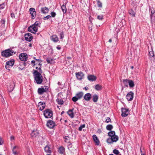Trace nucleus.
Segmentation results:
<instances>
[{
    "label": "nucleus",
    "mask_w": 155,
    "mask_h": 155,
    "mask_svg": "<svg viewBox=\"0 0 155 155\" xmlns=\"http://www.w3.org/2000/svg\"><path fill=\"white\" fill-rule=\"evenodd\" d=\"M28 58L27 54L25 53H21L19 55L20 60L23 62H25L28 59Z\"/></svg>",
    "instance_id": "nucleus-9"
},
{
    "label": "nucleus",
    "mask_w": 155,
    "mask_h": 155,
    "mask_svg": "<svg viewBox=\"0 0 155 155\" xmlns=\"http://www.w3.org/2000/svg\"><path fill=\"white\" fill-rule=\"evenodd\" d=\"M113 128V126L111 124H108L106 127V129L108 130H111Z\"/></svg>",
    "instance_id": "nucleus-40"
},
{
    "label": "nucleus",
    "mask_w": 155,
    "mask_h": 155,
    "mask_svg": "<svg viewBox=\"0 0 155 155\" xmlns=\"http://www.w3.org/2000/svg\"><path fill=\"white\" fill-rule=\"evenodd\" d=\"M51 17H54L56 15V13L54 12H52L51 13Z\"/></svg>",
    "instance_id": "nucleus-52"
},
{
    "label": "nucleus",
    "mask_w": 155,
    "mask_h": 155,
    "mask_svg": "<svg viewBox=\"0 0 155 155\" xmlns=\"http://www.w3.org/2000/svg\"><path fill=\"white\" fill-rule=\"evenodd\" d=\"M141 155H146V154L144 153H141Z\"/></svg>",
    "instance_id": "nucleus-64"
},
{
    "label": "nucleus",
    "mask_w": 155,
    "mask_h": 155,
    "mask_svg": "<svg viewBox=\"0 0 155 155\" xmlns=\"http://www.w3.org/2000/svg\"><path fill=\"white\" fill-rule=\"evenodd\" d=\"M42 61V60L40 59H35V60H33L31 62V64H32V66L33 67H35V65H38L39 67L41 68V63Z\"/></svg>",
    "instance_id": "nucleus-6"
},
{
    "label": "nucleus",
    "mask_w": 155,
    "mask_h": 155,
    "mask_svg": "<svg viewBox=\"0 0 155 155\" xmlns=\"http://www.w3.org/2000/svg\"><path fill=\"white\" fill-rule=\"evenodd\" d=\"M129 13L132 17H134L135 16V13L133 9H130L129 11Z\"/></svg>",
    "instance_id": "nucleus-31"
},
{
    "label": "nucleus",
    "mask_w": 155,
    "mask_h": 155,
    "mask_svg": "<svg viewBox=\"0 0 155 155\" xmlns=\"http://www.w3.org/2000/svg\"><path fill=\"white\" fill-rule=\"evenodd\" d=\"M102 87V86L97 84L95 86V89L97 91H100L101 90Z\"/></svg>",
    "instance_id": "nucleus-38"
},
{
    "label": "nucleus",
    "mask_w": 155,
    "mask_h": 155,
    "mask_svg": "<svg viewBox=\"0 0 155 155\" xmlns=\"http://www.w3.org/2000/svg\"><path fill=\"white\" fill-rule=\"evenodd\" d=\"M38 133L35 130H33L31 134V136L32 137H35L38 135Z\"/></svg>",
    "instance_id": "nucleus-30"
},
{
    "label": "nucleus",
    "mask_w": 155,
    "mask_h": 155,
    "mask_svg": "<svg viewBox=\"0 0 155 155\" xmlns=\"http://www.w3.org/2000/svg\"><path fill=\"white\" fill-rule=\"evenodd\" d=\"M149 56L151 58L154 56V52L153 50L149 52Z\"/></svg>",
    "instance_id": "nucleus-45"
},
{
    "label": "nucleus",
    "mask_w": 155,
    "mask_h": 155,
    "mask_svg": "<svg viewBox=\"0 0 155 155\" xmlns=\"http://www.w3.org/2000/svg\"><path fill=\"white\" fill-rule=\"evenodd\" d=\"M50 38L52 41L55 43L59 41L58 37L55 35H52L51 37Z\"/></svg>",
    "instance_id": "nucleus-21"
},
{
    "label": "nucleus",
    "mask_w": 155,
    "mask_h": 155,
    "mask_svg": "<svg viewBox=\"0 0 155 155\" xmlns=\"http://www.w3.org/2000/svg\"><path fill=\"white\" fill-rule=\"evenodd\" d=\"M97 3L98 6L100 8H102V3L99 0L97 1Z\"/></svg>",
    "instance_id": "nucleus-42"
},
{
    "label": "nucleus",
    "mask_w": 155,
    "mask_h": 155,
    "mask_svg": "<svg viewBox=\"0 0 155 155\" xmlns=\"http://www.w3.org/2000/svg\"><path fill=\"white\" fill-rule=\"evenodd\" d=\"M32 44H31V43H30V44H29V47H32Z\"/></svg>",
    "instance_id": "nucleus-61"
},
{
    "label": "nucleus",
    "mask_w": 155,
    "mask_h": 155,
    "mask_svg": "<svg viewBox=\"0 0 155 155\" xmlns=\"http://www.w3.org/2000/svg\"><path fill=\"white\" fill-rule=\"evenodd\" d=\"M41 23L39 21H36L34 24L28 28V31L32 33L35 34L37 32L38 28L40 26Z\"/></svg>",
    "instance_id": "nucleus-2"
},
{
    "label": "nucleus",
    "mask_w": 155,
    "mask_h": 155,
    "mask_svg": "<svg viewBox=\"0 0 155 155\" xmlns=\"http://www.w3.org/2000/svg\"><path fill=\"white\" fill-rule=\"evenodd\" d=\"M134 93L132 91L130 92L127 95V98L129 101H132L134 97Z\"/></svg>",
    "instance_id": "nucleus-16"
},
{
    "label": "nucleus",
    "mask_w": 155,
    "mask_h": 155,
    "mask_svg": "<svg viewBox=\"0 0 155 155\" xmlns=\"http://www.w3.org/2000/svg\"><path fill=\"white\" fill-rule=\"evenodd\" d=\"M84 99L86 101H90L91 98V95L90 93L86 94L84 96Z\"/></svg>",
    "instance_id": "nucleus-19"
},
{
    "label": "nucleus",
    "mask_w": 155,
    "mask_h": 155,
    "mask_svg": "<svg viewBox=\"0 0 155 155\" xmlns=\"http://www.w3.org/2000/svg\"><path fill=\"white\" fill-rule=\"evenodd\" d=\"M55 125V123L51 120H49L47 123V126L50 128H53Z\"/></svg>",
    "instance_id": "nucleus-15"
},
{
    "label": "nucleus",
    "mask_w": 155,
    "mask_h": 155,
    "mask_svg": "<svg viewBox=\"0 0 155 155\" xmlns=\"http://www.w3.org/2000/svg\"><path fill=\"white\" fill-rule=\"evenodd\" d=\"M69 110L67 112V113L69 116L71 118H73L74 117V113L73 112V110Z\"/></svg>",
    "instance_id": "nucleus-26"
},
{
    "label": "nucleus",
    "mask_w": 155,
    "mask_h": 155,
    "mask_svg": "<svg viewBox=\"0 0 155 155\" xmlns=\"http://www.w3.org/2000/svg\"><path fill=\"white\" fill-rule=\"evenodd\" d=\"M30 13L32 19H34L35 17L36 12L35 8H31L29 9Z\"/></svg>",
    "instance_id": "nucleus-14"
},
{
    "label": "nucleus",
    "mask_w": 155,
    "mask_h": 155,
    "mask_svg": "<svg viewBox=\"0 0 155 155\" xmlns=\"http://www.w3.org/2000/svg\"><path fill=\"white\" fill-rule=\"evenodd\" d=\"M128 84L130 87H132L134 86V81L131 80H130L129 81Z\"/></svg>",
    "instance_id": "nucleus-34"
},
{
    "label": "nucleus",
    "mask_w": 155,
    "mask_h": 155,
    "mask_svg": "<svg viewBox=\"0 0 155 155\" xmlns=\"http://www.w3.org/2000/svg\"><path fill=\"white\" fill-rule=\"evenodd\" d=\"M56 48L58 50H60L61 49V47L59 45H58L56 47Z\"/></svg>",
    "instance_id": "nucleus-55"
},
{
    "label": "nucleus",
    "mask_w": 155,
    "mask_h": 155,
    "mask_svg": "<svg viewBox=\"0 0 155 155\" xmlns=\"http://www.w3.org/2000/svg\"><path fill=\"white\" fill-rule=\"evenodd\" d=\"M111 138L113 142H116L119 139L118 137L116 135L113 137H112Z\"/></svg>",
    "instance_id": "nucleus-25"
},
{
    "label": "nucleus",
    "mask_w": 155,
    "mask_h": 155,
    "mask_svg": "<svg viewBox=\"0 0 155 155\" xmlns=\"http://www.w3.org/2000/svg\"><path fill=\"white\" fill-rule=\"evenodd\" d=\"M44 87H41L38 89V92L39 94H42L44 92H46L48 91L49 87L48 86H45Z\"/></svg>",
    "instance_id": "nucleus-7"
},
{
    "label": "nucleus",
    "mask_w": 155,
    "mask_h": 155,
    "mask_svg": "<svg viewBox=\"0 0 155 155\" xmlns=\"http://www.w3.org/2000/svg\"><path fill=\"white\" fill-rule=\"evenodd\" d=\"M42 73V71L40 67H38V71L35 69L33 70L35 82L37 84H41L43 81V77L41 74Z\"/></svg>",
    "instance_id": "nucleus-1"
},
{
    "label": "nucleus",
    "mask_w": 155,
    "mask_h": 155,
    "mask_svg": "<svg viewBox=\"0 0 155 155\" xmlns=\"http://www.w3.org/2000/svg\"><path fill=\"white\" fill-rule=\"evenodd\" d=\"M106 122L107 123L111 122V120L110 118L109 117H107L106 118Z\"/></svg>",
    "instance_id": "nucleus-51"
},
{
    "label": "nucleus",
    "mask_w": 155,
    "mask_h": 155,
    "mask_svg": "<svg viewBox=\"0 0 155 155\" xmlns=\"http://www.w3.org/2000/svg\"><path fill=\"white\" fill-rule=\"evenodd\" d=\"M64 111H62L61 113V115H62V114H64Z\"/></svg>",
    "instance_id": "nucleus-63"
},
{
    "label": "nucleus",
    "mask_w": 155,
    "mask_h": 155,
    "mask_svg": "<svg viewBox=\"0 0 155 155\" xmlns=\"http://www.w3.org/2000/svg\"><path fill=\"white\" fill-rule=\"evenodd\" d=\"M16 52L11 49H8L3 51L1 53L2 56L3 57L8 58L16 53Z\"/></svg>",
    "instance_id": "nucleus-3"
},
{
    "label": "nucleus",
    "mask_w": 155,
    "mask_h": 155,
    "mask_svg": "<svg viewBox=\"0 0 155 155\" xmlns=\"http://www.w3.org/2000/svg\"><path fill=\"white\" fill-rule=\"evenodd\" d=\"M38 107L40 110H43L45 107V104L43 102H40L38 104Z\"/></svg>",
    "instance_id": "nucleus-17"
},
{
    "label": "nucleus",
    "mask_w": 155,
    "mask_h": 155,
    "mask_svg": "<svg viewBox=\"0 0 155 155\" xmlns=\"http://www.w3.org/2000/svg\"><path fill=\"white\" fill-rule=\"evenodd\" d=\"M5 5L4 3L2 4H0V9H2L5 8Z\"/></svg>",
    "instance_id": "nucleus-50"
},
{
    "label": "nucleus",
    "mask_w": 155,
    "mask_h": 155,
    "mask_svg": "<svg viewBox=\"0 0 155 155\" xmlns=\"http://www.w3.org/2000/svg\"><path fill=\"white\" fill-rule=\"evenodd\" d=\"M56 101L59 104L62 105L64 103V102L62 99L58 98L56 100Z\"/></svg>",
    "instance_id": "nucleus-37"
},
{
    "label": "nucleus",
    "mask_w": 155,
    "mask_h": 155,
    "mask_svg": "<svg viewBox=\"0 0 155 155\" xmlns=\"http://www.w3.org/2000/svg\"><path fill=\"white\" fill-rule=\"evenodd\" d=\"M27 62H23L21 63L20 66L18 67V68L20 70H22L25 69V67L27 66Z\"/></svg>",
    "instance_id": "nucleus-20"
},
{
    "label": "nucleus",
    "mask_w": 155,
    "mask_h": 155,
    "mask_svg": "<svg viewBox=\"0 0 155 155\" xmlns=\"http://www.w3.org/2000/svg\"><path fill=\"white\" fill-rule=\"evenodd\" d=\"M76 76L78 80L81 81L84 78V74L82 72H79L75 73Z\"/></svg>",
    "instance_id": "nucleus-11"
},
{
    "label": "nucleus",
    "mask_w": 155,
    "mask_h": 155,
    "mask_svg": "<svg viewBox=\"0 0 155 155\" xmlns=\"http://www.w3.org/2000/svg\"><path fill=\"white\" fill-rule=\"evenodd\" d=\"M18 149V147L17 146H15L13 147L12 149V152L14 155H17L18 154V153L17 152V149Z\"/></svg>",
    "instance_id": "nucleus-29"
},
{
    "label": "nucleus",
    "mask_w": 155,
    "mask_h": 155,
    "mask_svg": "<svg viewBox=\"0 0 155 155\" xmlns=\"http://www.w3.org/2000/svg\"><path fill=\"white\" fill-rule=\"evenodd\" d=\"M84 95V93L81 91L77 93L75 96L72 98V100L74 102H76L78 100L81 99L83 97Z\"/></svg>",
    "instance_id": "nucleus-5"
},
{
    "label": "nucleus",
    "mask_w": 155,
    "mask_h": 155,
    "mask_svg": "<svg viewBox=\"0 0 155 155\" xmlns=\"http://www.w3.org/2000/svg\"><path fill=\"white\" fill-rule=\"evenodd\" d=\"M64 141L66 143H69L70 140V137L69 136H65L64 137Z\"/></svg>",
    "instance_id": "nucleus-39"
},
{
    "label": "nucleus",
    "mask_w": 155,
    "mask_h": 155,
    "mask_svg": "<svg viewBox=\"0 0 155 155\" xmlns=\"http://www.w3.org/2000/svg\"><path fill=\"white\" fill-rule=\"evenodd\" d=\"M64 147L61 146L58 148V152L60 153L63 154L64 152Z\"/></svg>",
    "instance_id": "nucleus-32"
},
{
    "label": "nucleus",
    "mask_w": 155,
    "mask_h": 155,
    "mask_svg": "<svg viewBox=\"0 0 155 155\" xmlns=\"http://www.w3.org/2000/svg\"><path fill=\"white\" fill-rule=\"evenodd\" d=\"M66 4H64L61 6V8L64 14H65L66 13L67 9L66 7Z\"/></svg>",
    "instance_id": "nucleus-28"
},
{
    "label": "nucleus",
    "mask_w": 155,
    "mask_h": 155,
    "mask_svg": "<svg viewBox=\"0 0 155 155\" xmlns=\"http://www.w3.org/2000/svg\"><path fill=\"white\" fill-rule=\"evenodd\" d=\"M88 29L89 30V31H92V26L91 25V26H90V25H89L88 27Z\"/></svg>",
    "instance_id": "nucleus-53"
},
{
    "label": "nucleus",
    "mask_w": 155,
    "mask_h": 155,
    "mask_svg": "<svg viewBox=\"0 0 155 155\" xmlns=\"http://www.w3.org/2000/svg\"><path fill=\"white\" fill-rule=\"evenodd\" d=\"M53 112L50 109H45L44 111L43 114L46 118H50L53 116Z\"/></svg>",
    "instance_id": "nucleus-4"
},
{
    "label": "nucleus",
    "mask_w": 155,
    "mask_h": 155,
    "mask_svg": "<svg viewBox=\"0 0 155 155\" xmlns=\"http://www.w3.org/2000/svg\"><path fill=\"white\" fill-rule=\"evenodd\" d=\"M150 11L151 12V14H150L151 22H152L153 18H155V10L153 8H149Z\"/></svg>",
    "instance_id": "nucleus-13"
},
{
    "label": "nucleus",
    "mask_w": 155,
    "mask_h": 155,
    "mask_svg": "<svg viewBox=\"0 0 155 155\" xmlns=\"http://www.w3.org/2000/svg\"><path fill=\"white\" fill-rule=\"evenodd\" d=\"M85 127V125L84 124L81 125L78 128V130L80 131L82 130V128Z\"/></svg>",
    "instance_id": "nucleus-46"
},
{
    "label": "nucleus",
    "mask_w": 155,
    "mask_h": 155,
    "mask_svg": "<svg viewBox=\"0 0 155 155\" xmlns=\"http://www.w3.org/2000/svg\"><path fill=\"white\" fill-rule=\"evenodd\" d=\"M121 116L123 117H127L129 113V110L128 109L122 108H121Z\"/></svg>",
    "instance_id": "nucleus-10"
},
{
    "label": "nucleus",
    "mask_w": 155,
    "mask_h": 155,
    "mask_svg": "<svg viewBox=\"0 0 155 155\" xmlns=\"http://www.w3.org/2000/svg\"><path fill=\"white\" fill-rule=\"evenodd\" d=\"M97 18L99 20H102L103 19V16L102 15H99L97 17Z\"/></svg>",
    "instance_id": "nucleus-48"
},
{
    "label": "nucleus",
    "mask_w": 155,
    "mask_h": 155,
    "mask_svg": "<svg viewBox=\"0 0 155 155\" xmlns=\"http://www.w3.org/2000/svg\"><path fill=\"white\" fill-rule=\"evenodd\" d=\"M35 69H38V67H35H35H34Z\"/></svg>",
    "instance_id": "nucleus-62"
},
{
    "label": "nucleus",
    "mask_w": 155,
    "mask_h": 155,
    "mask_svg": "<svg viewBox=\"0 0 155 155\" xmlns=\"http://www.w3.org/2000/svg\"><path fill=\"white\" fill-rule=\"evenodd\" d=\"M41 11L43 14H46L49 11L48 8L46 7H42L41 8Z\"/></svg>",
    "instance_id": "nucleus-22"
},
{
    "label": "nucleus",
    "mask_w": 155,
    "mask_h": 155,
    "mask_svg": "<svg viewBox=\"0 0 155 155\" xmlns=\"http://www.w3.org/2000/svg\"><path fill=\"white\" fill-rule=\"evenodd\" d=\"M129 81V80L127 79H124L123 81V82L124 84V86L126 87H127L128 86V84Z\"/></svg>",
    "instance_id": "nucleus-36"
},
{
    "label": "nucleus",
    "mask_w": 155,
    "mask_h": 155,
    "mask_svg": "<svg viewBox=\"0 0 155 155\" xmlns=\"http://www.w3.org/2000/svg\"><path fill=\"white\" fill-rule=\"evenodd\" d=\"M93 138L94 140L96 143V144L97 145H99L100 143V141L97 136L94 134L93 135Z\"/></svg>",
    "instance_id": "nucleus-23"
},
{
    "label": "nucleus",
    "mask_w": 155,
    "mask_h": 155,
    "mask_svg": "<svg viewBox=\"0 0 155 155\" xmlns=\"http://www.w3.org/2000/svg\"><path fill=\"white\" fill-rule=\"evenodd\" d=\"M46 61L48 63L51 64V63L52 61H53V59L52 58H47Z\"/></svg>",
    "instance_id": "nucleus-44"
},
{
    "label": "nucleus",
    "mask_w": 155,
    "mask_h": 155,
    "mask_svg": "<svg viewBox=\"0 0 155 155\" xmlns=\"http://www.w3.org/2000/svg\"><path fill=\"white\" fill-rule=\"evenodd\" d=\"M44 149L47 153H51V150L50 149V147L47 145L45 147Z\"/></svg>",
    "instance_id": "nucleus-33"
},
{
    "label": "nucleus",
    "mask_w": 155,
    "mask_h": 155,
    "mask_svg": "<svg viewBox=\"0 0 155 155\" xmlns=\"http://www.w3.org/2000/svg\"><path fill=\"white\" fill-rule=\"evenodd\" d=\"M15 63V60L13 59L11 60H10L7 61L5 65V68L6 69L10 70L9 68L13 66Z\"/></svg>",
    "instance_id": "nucleus-8"
},
{
    "label": "nucleus",
    "mask_w": 155,
    "mask_h": 155,
    "mask_svg": "<svg viewBox=\"0 0 155 155\" xmlns=\"http://www.w3.org/2000/svg\"><path fill=\"white\" fill-rule=\"evenodd\" d=\"M15 138L13 136H12L10 137V140L11 141H13L14 140Z\"/></svg>",
    "instance_id": "nucleus-54"
},
{
    "label": "nucleus",
    "mask_w": 155,
    "mask_h": 155,
    "mask_svg": "<svg viewBox=\"0 0 155 155\" xmlns=\"http://www.w3.org/2000/svg\"><path fill=\"white\" fill-rule=\"evenodd\" d=\"M15 86V83L14 81H12L10 84L9 87H8V91L11 92L14 89Z\"/></svg>",
    "instance_id": "nucleus-18"
},
{
    "label": "nucleus",
    "mask_w": 155,
    "mask_h": 155,
    "mask_svg": "<svg viewBox=\"0 0 155 155\" xmlns=\"http://www.w3.org/2000/svg\"><path fill=\"white\" fill-rule=\"evenodd\" d=\"M106 141L107 143L110 144H111L113 143L111 137L108 138L107 140Z\"/></svg>",
    "instance_id": "nucleus-41"
},
{
    "label": "nucleus",
    "mask_w": 155,
    "mask_h": 155,
    "mask_svg": "<svg viewBox=\"0 0 155 155\" xmlns=\"http://www.w3.org/2000/svg\"><path fill=\"white\" fill-rule=\"evenodd\" d=\"M72 146V145L71 143H70L68 145V148L69 149L70 147H71Z\"/></svg>",
    "instance_id": "nucleus-58"
},
{
    "label": "nucleus",
    "mask_w": 155,
    "mask_h": 155,
    "mask_svg": "<svg viewBox=\"0 0 155 155\" xmlns=\"http://www.w3.org/2000/svg\"><path fill=\"white\" fill-rule=\"evenodd\" d=\"M113 153L115 154H116L117 155L119 154L120 153V152L118 150L116 149H114V150L113 151Z\"/></svg>",
    "instance_id": "nucleus-43"
},
{
    "label": "nucleus",
    "mask_w": 155,
    "mask_h": 155,
    "mask_svg": "<svg viewBox=\"0 0 155 155\" xmlns=\"http://www.w3.org/2000/svg\"><path fill=\"white\" fill-rule=\"evenodd\" d=\"M3 143V141L2 140L1 138L0 137V145H2Z\"/></svg>",
    "instance_id": "nucleus-56"
},
{
    "label": "nucleus",
    "mask_w": 155,
    "mask_h": 155,
    "mask_svg": "<svg viewBox=\"0 0 155 155\" xmlns=\"http://www.w3.org/2000/svg\"><path fill=\"white\" fill-rule=\"evenodd\" d=\"M51 17V16L50 15H48L47 16L43 18V19L46 20L50 18Z\"/></svg>",
    "instance_id": "nucleus-49"
},
{
    "label": "nucleus",
    "mask_w": 155,
    "mask_h": 155,
    "mask_svg": "<svg viewBox=\"0 0 155 155\" xmlns=\"http://www.w3.org/2000/svg\"><path fill=\"white\" fill-rule=\"evenodd\" d=\"M87 78L90 81H95L96 80V77L94 75H90L87 76Z\"/></svg>",
    "instance_id": "nucleus-24"
},
{
    "label": "nucleus",
    "mask_w": 155,
    "mask_h": 155,
    "mask_svg": "<svg viewBox=\"0 0 155 155\" xmlns=\"http://www.w3.org/2000/svg\"><path fill=\"white\" fill-rule=\"evenodd\" d=\"M83 89H85L86 90H87L88 89V87H84Z\"/></svg>",
    "instance_id": "nucleus-59"
},
{
    "label": "nucleus",
    "mask_w": 155,
    "mask_h": 155,
    "mask_svg": "<svg viewBox=\"0 0 155 155\" xmlns=\"http://www.w3.org/2000/svg\"><path fill=\"white\" fill-rule=\"evenodd\" d=\"M11 17L12 18H13L14 17H15V15L14 13H12L11 14Z\"/></svg>",
    "instance_id": "nucleus-57"
},
{
    "label": "nucleus",
    "mask_w": 155,
    "mask_h": 155,
    "mask_svg": "<svg viewBox=\"0 0 155 155\" xmlns=\"http://www.w3.org/2000/svg\"><path fill=\"white\" fill-rule=\"evenodd\" d=\"M25 39L26 41L30 42L33 39L32 35L29 33H26L25 35Z\"/></svg>",
    "instance_id": "nucleus-12"
},
{
    "label": "nucleus",
    "mask_w": 155,
    "mask_h": 155,
    "mask_svg": "<svg viewBox=\"0 0 155 155\" xmlns=\"http://www.w3.org/2000/svg\"><path fill=\"white\" fill-rule=\"evenodd\" d=\"M5 21L4 20H2V24H4L5 23Z\"/></svg>",
    "instance_id": "nucleus-60"
},
{
    "label": "nucleus",
    "mask_w": 155,
    "mask_h": 155,
    "mask_svg": "<svg viewBox=\"0 0 155 155\" xmlns=\"http://www.w3.org/2000/svg\"><path fill=\"white\" fill-rule=\"evenodd\" d=\"M108 136L111 137L115 135V133L114 131H110L108 133Z\"/></svg>",
    "instance_id": "nucleus-35"
},
{
    "label": "nucleus",
    "mask_w": 155,
    "mask_h": 155,
    "mask_svg": "<svg viewBox=\"0 0 155 155\" xmlns=\"http://www.w3.org/2000/svg\"><path fill=\"white\" fill-rule=\"evenodd\" d=\"M60 38L61 39H62L64 38V34L63 32H61L59 35Z\"/></svg>",
    "instance_id": "nucleus-47"
},
{
    "label": "nucleus",
    "mask_w": 155,
    "mask_h": 155,
    "mask_svg": "<svg viewBox=\"0 0 155 155\" xmlns=\"http://www.w3.org/2000/svg\"><path fill=\"white\" fill-rule=\"evenodd\" d=\"M98 99V96L96 94H94L92 96V100L94 102H97Z\"/></svg>",
    "instance_id": "nucleus-27"
}]
</instances>
